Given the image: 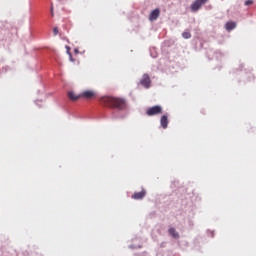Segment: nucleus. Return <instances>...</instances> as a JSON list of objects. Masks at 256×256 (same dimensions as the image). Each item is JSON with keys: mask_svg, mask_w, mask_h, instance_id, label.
I'll list each match as a JSON object with an SVG mask.
<instances>
[{"mask_svg": "<svg viewBox=\"0 0 256 256\" xmlns=\"http://www.w3.org/2000/svg\"><path fill=\"white\" fill-rule=\"evenodd\" d=\"M168 233L170 236H172V239H179V232L174 227H171L168 229Z\"/></svg>", "mask_w": 256, "mask_h": 256, "instance_id": "nucleus-8", "label": "nucleus"}, {"mask_svg": "<svg viewBox=\"0 0 256 256\" xmlns=\"http://www.w3.org/2000/svg\"><path fill=\"white\" fill-rule=\"evenodd\" d=\"M140 85L145 87V89H149V87H151V77H149V74H143L140 80Z\"/></svg>", "mask_w": 256, "mask_h": 256, "instance_id": "nucleus-3", "label": "nucleus"}, {"mask_svg": "<svg viewBox=\"0 0 256 256\" xmlns=\"http://www.w3.org/2000/svg\"><path fill=\"white\" fill-rule=\"evenodd\" d=\"M159 113H163V108L159 105L150 107L146 111V115H148V117H153V115H159Z\"/></svg>", "mask_w": 256, "mask_h": 256, "instance_id": "nucleus-2", "label": "nucleus"}, {"mask_svg": "<svg viewBox=\"0 0 256 256\" xmlns=\"http://www.w3.org/2000/svg\"><path fill=\"white\" fill-rule=\"evenodd\" d=\"M68 56H69L70 61L72 63H75V59H73V54L69 53Z\"/></svg>", "mask_w": 256, "mask_h": 256, "instance_id": "nucleus-14", "label": "nucleus"}, {"mask_svg": "<svg viewBox=\"0 0 256 256\" xmlns=\"http://www.w3.org/2000/svg\"><path fill=\"white\" fill-rule=\"evenodd\" d=\"M74 53L78 54L79 53V48H75Z\"/></svg>", "mask_w": 256, "mask_h": 256, "instance_id": "nucleus-21", "label": "nucleus"}, {"mask_svg": "<svg viewBox=\"0 0 256 256\" xmlns=\"http://www.w3.org/2000/svg\"><path fill=\"white\" fill-rule=\"evenodd\" d=\"M68 97L71 99V101H77V99H80V95H75V92H68Z\"/></svg>", "mask_w": 256, "mask_h": 256, "instance_id": "nucleus-11", "label": "nucleus"}, {"mask_svg": "<svg viewBox=\"0 0 256 256\" xmlns=\"http://www.w3.org/2000/svg\"><path fill=\"white\" fill-rule=\"evenodd\" d=\"M208 235H209L210 237H215V232L209 231Z\"/></svg>", "mask_w": 256, "mask_h": 256, "instance_id": "nucleus-17", "label": "nucleus"}, {"mask_svg": "<svg viewBox=\"0 0 256 256\" xmlns=\"http://www.w3.org/2000/svg\"><path fill=\"white\" fill-rule=\"evenodd\" d=\"M53 33H54V35H59V28L55 27L53 29Z\"/></svg>", "mask_w": 256, "mask_h": 256, "instance_id": "nucleus-13", "label": "nucleus"}, {"mask_svg": "<svg viewBox=\"0 0 256 256\" xmlns=\"http://www.w3.org/2000/svg\"><path fill=\"white\" fill-rule=\"evenodd\" d=\"M201 6H202V4L198 0H195L193 2V4L191 5V10L192 11H199V9H201Z\"/></svg>", "mask_w": 256, "mask_h": 256, "instance_id": "nucleus-10", "label": "nucleus"}, {"mask_svg": "<svg viewBox=\"0 0 256 256\" xmlns=\"http://www.w3.org/2000/svg\"><path fill=\"white\" fill-rule=\"evenodd\" d=\"M145 195H147V191L145 189H142L140 192H135L132 195V199H135L136 201H139L141 199H144Z\"/></svg>", "mask_w": 256, "mask_h": 256, "instance_id": "nucleus-4", "label": "nucleus"}, {"mask_svg": "<svg viewBox=\"0 0 256 256\" xmlns=\"http://www.w3.org/2000/svg\"><path fill=\"white\" fill-rule=\"evenodd\" d=\"M160 125L162 129H167V127H169V117L167 116V114L161 117Z\"/></svg>", "mask_w": 256, "mask_h": 256, "instance_id": "nucleus-6", "label": "nucleus"}, {"mask_svg": "<svg viewBox=\"0 0 256 256\" xmlns=\"http://www.w3.org/2000/svg\"><path fill=\"white\" fill-rule=\"evenodd\" d=\"M39 102H40V101H39V100H37V101H36V105H37V103H39Z\"/></svg>", "mask_w": 256, "mask_h": 256, "instance_id": "nucleus-24", "label": "nucleus"}, {"mask_svg": "<svg viewBox=\"0 0 256 256\" xmlns=\"http://www.w3.org/2000/svg\"><path fill=\"white\" fill-rule=\"evenodd\" d=\"M244 5H253V2H252V0H246L244 2Z\"/></svg>", "mask_w": 256, "mask_h": 256, "instance_id": "nucleus-15", "label": "nucleus"}, {"mask_svg": "<svg viewBox=\"0 0 256 256\" xmlns=\"http://www.w3.org/2000/svg\"><path fill=\"white\" fill-rule=\"evenodd\" d=\"M202 5H205L209 0H198Z\"/></svg>", "mask_w": 256, "mask_h": 256, "instance_id": "nucleus-18", "label": "nucleus"}, {"mask_svg": "<svg viewBox=\"0 0 256 256\" xmlns=\"http://www.w3.org/2000/svg\"><path fill=\"white\" fill-rule=\"evenodd\" d=\"M65 49H66L67 55H69V53H71V47L65 46Z\"/></svg>", "mask_w": 256, "mask_h": 256, "instance_id": "nucleus-16", "label": "nucleus"}, {"mask_svg": "<svg viewBox=\"0 0 256 256\" xmlns=\"http://www.w3.org/2000/svg\"><path fill=\"white\" fill-rule=\"evenodd\" d=\"M159 15H161V10L159 8H156L150 13L149 20L157 21V19H159Z\"/></svg>", "mask_w": 256, "mask_h": 256, "instance_id": "nucleus-5", "label": "nucleus"}, {"mask_svg": "<svg viewBox=\"0 0 256 256\" xmlns=\"http://www.w3.org/2000/svg\"><path fill=\"white\" fill-rule=\"evenodd\" d=\"M129 249H137V246H135V245H130V246H129Z\"/></svg>", "mask_w": 256, "mask_h": 256, "instance_id": "nucleus-20", "label": "nucleus"}, {"mask_svg": "<svg viewBox=\"0 0 256 256\" xmlns=\"http://www.w3.org/2000/svg\"><path fill=\"white\" fill-rule=\"evenodd\" d=\"M95 96V92L91 90L84 91L82 94H80V97H84V99H93Z\"/></svg>", "mask_w": 256, "mask_h": 256, "instance_id": "nucleus-7", "label": "nucleus"}, {"mask_svg": "<svg viewBox=\"0 0 256 256\" xmlns=\"http://www.w3.org/2000/svg\"><path fill=\"white\" fill-rule=\"evenodd\" d=\"M51 13H52V16H53V8H51Z\"/></svg>", "mask_w": 256, "mask_h": 256, "instance_id": "nucleus-23", "label": "nucleus"}, {"mask_svg": "<svg viewBox=\"0 0 256 256\" xmlns=\"http://www.w3.org/2000/svg\"><path fill=\"white\" fill-rule=\"evenodd\" d=\"M101 101L106 107L117 109V111H125V109H127V102L125 99L105 96L101 99Z\"/></svg>", "mask_w": 256, "mask_h": 256, "instance_id": "nucleus-1", "label": "nucleus"}, {"mask_svg": "<svg viewBox=\"0 0 256 256\" xmlns=\"http://www.w3.org/2000/svg\"><path fill=\"white\" fill-rule=\"evenodd\" d=\"M235 27H237V23H235L233 21L227 22L225 24L226 31H233V29H235Z\"/></svg>", "mask_w": 256, "mask_h": 256, "instance_id": "nucleus-9", "label": "nucleus"}, {"mask_svg": "<svg viewBox=\"0 0 256 256\" xmlns=\"http://www.w3.org/2000/svg\"><path fill=\"white\" fill-rule=\"evenodd\" d=\"M151 56L153 57V59H156V58H157V55L151 54Z\"/></svg>", "mask_w": 256, "mask_h": 256, "instance_id": "nucleus-22", "label": "nucleus"}, {"mask_svg": "<svg viewBox=\"0 0 256 256\" xmlns=\"http://www.w3.org/2000/svg\"><path fill=\"white\" fill-rule=\"evenodd\" d=\"M167 246V243L166 242H162L161 244H160V247H166Z\"/></svg>", "mask_w": 256, "mask_h": 256, "instance_id": "nucleus-19", "label": "nucleus"}, {"mask_svg": "<svg viewBox=\"0 0 256 256\" xmlns=\"http://www.w3.org/2000/svg\"><path fill=\"white\" fill-rule=\"evenodd\" d=\"M182 37L183 39H191V32H183Z\"/></svg>", "mask_w": 256, "mask_h": 256, "instance_id": "nucleus-12", "label": "nucleus"}]
</instances>
